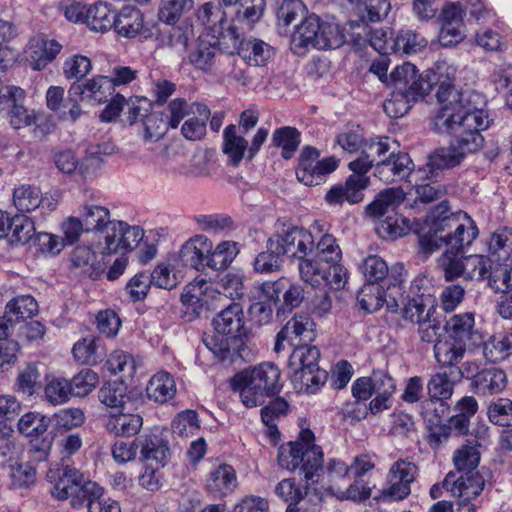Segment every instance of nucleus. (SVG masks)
Masks as SVG:
<instances>
[{
    "mask_svg": "<svg viewBox=\"0 0 512 512\" xmlns=\"http://www.w3.org/2000/svg\"><path fill=\"white\" fill-rule=\"evenodd\" d=\"M314 442V433L301 425L297 440L290 441L279 449L280 466L289 471L299 469L306 482L302 488L296 485L294 479H283L277 484L276 494L287 503H300L308 494L309 484L317 483L319 480L324 455L321 447Z\"/></svg>",
    "mask_w": 512,
    "mask_h": 512,
    "instance_id": "1",
    "label": "nucleus"
},
{
    "mask_svg": "<svg viewBox=\"0 0 512 512\" xmlns=\"http://www.w3.org/2000/svg\"><path fill=\"white\" fill-rule=\"evenodd\" d=\"M475 221L465 212L449 213L447 201H441L431 216L429 229L419 234V245L425 253H432L442 245L445 252L460 253L469 247L478 236Z\"/></svg>",
    "mask_w": 512,
    "mask_h": 512,
    "instance_id": "2",
    "label": "nucleus"
},
{
    "mask_svg": "<svg viewBox=\"0 0 512 512\" xmlns=\"http://www.w3.org/2000/svg\"><path fill=\"white\" fill-rule=\"evenodd\" d=\"M212 323L216 334L205 341L209 350L221 360L227 359L232 353L244 358L248 330L240 304H230L213 318Z\"/></svg>",
    "mask_w": 512,
    "mask_h": 512,
    "instance_id": "3",
    "label": "nucleus"
},
{
    "mask_svg": "<svg viewBox=\"0 0 512 512\" xmlns=\"http://www.w3.org/2000/svg\"><path fill=\"white\" fill-rule=\"evenodd\" d=\"M314 247V237L310 231L300 227H291L283 235H273L267 241V252L258 255V272L268 273L278 269L280 256L297 259L308 256Z\"/></svg>",
    "mask_w": 512,
    "mask_h": 512,
    "instance_id": "4",
    "label": "nucleus"
},
{
    "mask_svg": "<svg viewBox=\"0 0 512 512\" xmlns=\"http://www.w3.org/2000/svg\"><path fill=\"white\" fill-rule=\"evenodd\" d=\"M197 19L207 27L213 35L211 39L218 38L219 47L229 54L238 53L249 64L256 61V42L240 40L234 29L222 31L225 22V12L220 4L206 2L197 10Z\"/></svg>",
    "mask_w": 512,
    "mask_h": 512,
    "instance_id": "5",
    "label": "nucleus"
},
{
    "mask_svg": "<svg viewBox=\"0 0 512 512\" xmlns=\"http://www.w3.org/2000/svg\"><path fill=\"white\" fill-rule=\"evenodd\" d=\"M320 350L309 344L295 346L289 357L294 387L307 394L317 393L327 382L328 372L319 367Z\"/></svg>",
    "mask_w": 512,
    "mask_h": 512,
    "instance_id": "6",
    "label": "nucleus"
},
{
    "mask_svg": "<svg viewBox=\"0 0 512 512\" xmlns=\"http://www.w3.org/2000/svg\"><path fill=\"white\" fill-rule=\"evenodd\" d=\"M53 482L51 494L58 500L71 499L74 508L82 507L86 496L96 497L100 485L94 481H84L83 475L75 468L66 466L62 471L50 470L47 474Z\"/></svg>",
    "mask_w": 512,
    "mask_h": 512,
    "instance_id": "7",
    "label": "nucleus"
},
{
    "mask_svg": "<svg viewBox=\"0 0 512 512\" xmlns=\"http://www.w3.org/2000/svg\"><path fill=\"white\" fill-rule=\"evenodd\" d=\"M489 124L488 115L482 109H474L470 114H466L451 123V128L438 130L437 132L453 135L455 137V147L465 155L466 153H474L483 146L484 138L480 131L487 129Z\"/></svg>",
    "mask_w": 512,
    "mask_h": 512,
    "instance_id": "8",
    "label": "nucleus"
},
{
    "mask_svg": "<svg viewBox=\"0 0 512 512\" xmlns=\"http://www.w3.org/2000/svg\"><path fill=\"white\" fill-rule=\"evenodd\" d=\"M436 96L440 109L432 120L435 131L451 128V123L476 109L471 105V95L457 90L452 83L440 84Z\"/></svg>",
    "mask_w": 512,
    "mask_h": 512,
    "instance_id": "9",
    "label": "nucleus"
},
{
    "mask_svg": "<svg viewBox=\"0 0 512 512\" xmlns=\"http://www.w3.org/2000/svg\"><path fill=\"white\" fill-rule=\"evenodd\" d=\"M439 264L446 281H452L460 277L465 280L481 281L486 279L487 273L491 270L492 261L484 255L471 254L464 256L460 253L444 252L439 259Z\"/></svg>",
    "mask_w": 512,
    "mask_h": 512,
    "instance_id": "10",
    "label": "nucleus"
},
{
    "mask_svg": "<svg viewBox=\"0 0 512 512\" xmlns=\"http://www.w3.org/2000/svg\"><path fill=\"white\" fill-rule=\"evenodd\" d=\"M414 164L407 153L390 152L387 158L381 159L376 163L375 176L384 183H394L405 178L408 182H417L428 178L426 168L414 170Z\"/></svg>",
    "mask_w": 512,
    "mask_h": 512,
    "instance_id": "11",
    "label": "nucleus"
},
{
    "mask_svg": "<svg viewBox=\"0 0 512 512\" xmlns=\"http://www.w3.org/2000/svg\"><path fill=\"white\" fill-rule=\"evenodd\" d=\"M319 156V151L311 146H305L299 155L296 176L306 186L321 184L338 167L335 157L319 160Z\"/></svg>",
    "mask_w": 512,
    "mask_h": 512,
    "instance_id": "12",
    "label": "nucleus"
},
{
    "mask_svg": "<svg viewBox=\"0 0 512 512\" xmlns=\"http://www.w3.org/2000/svg\"><path fill=\"white\" fill-rule=\"evenodd\" d=\"M316 336L314 320L308 314H295L277 334L274 351L279 353L284 348V341L291 346H298L313 342Z\"/></svg>",
    "mask_w": 512,
    "mask_h": 512,
    "instance_id": "13",
    "label": "nucleus"
},
{
    "mask_svg": "<svg viewBox=\"0 0 512 512\" xmlns=\"http://www.w3.org/2000/svg\"><path fill=\"white\" fill-rule=\"evenodd\" d=\"M418 474V467L409 458L397 460L389 469L390 487L382 491L383 499L403 500L411 493V483Z\"/></svg>",
    "mask_w": 512,
    "mask_h": 512,
    "instance_id": "14",
    "label": "nucleus"
},
{
    "mask_svg": "<svg viewBox=\"0 0 512 512\" xmlns=\"http://www.w3.org/2000/svg\"><path fill=\"white\" fill-rule=\"evenodd\" d=\"M485 487V478L480 471H471L464 474L450 471L443 480V488L451 492L454 497L476 499Z\"/></svg>",
    "mask_w": 512,
    "mask_h": 512,
    "instance_id": "15",
    "label": "nucleus"
},
{
    "mask_svg": "<svg viewBox=\"0 0 512 512\" xmlns=\"http://www.w3.org/2000/svg\"><path fill=\"white\" fill-rule=\"evenodd\" d=\"M113 83L108 76L98 75L82 83H74L69 88V100L78 96L82 102L91 105L104 103L113 94Z\"/></svg>",
    "mask_w": 512,
    "mask_h": 512,
    "instance_id": "16",
    "label": "nucleus"
},
{
    "mask_svg": "<svg viewBox=\"0 0 512 512\" xmlns=\"http://www.w3.org/2000/svg\"><path fill=\"white\" fill-rule=\"evenodd\" d=\"M138 447L139 460L146 464H156L158 467L168 465L171 452L168 441L162 436L153 433H145L135 438Z\"/></svg>",
    "mask_w": 512,
    "mask_h": 512,
    "instance_id": "17",
    "label": "nucleus"
},
{
    "mask_svg": "<svg viewBox=\"0 0 512 512\" xmlns=\"http://www.w3.org/2000/svg\"><path fill=\"white\" fill-rule=\"evenodd\" d=\"M212 248L213 242L207 236L197 234L185 241L175 256L182 268L190 267L199 270L204 263L207 266Z\"/></svg>",
    "mask_w": 512,
    "mask_h": 512,
    "instance_id": "18",
    "label": "nucleus"
},
{
    "mask_svg": "<svg viewBox=\"0 0 512 512\" xmlns=\"http://www.w3.org/2000/svg\"><path fill=\"white\" fill-rule=\"evenodd\" d=\"M370 182L369 177L350 175L344 184L332 186L325 195L329 205H342L343 202L357 204L364 199V190Z\"/></svg>",
    "mask_w": 512,
    "mask_h": 512,
    "instance_id": "19",
    "label": "nucleus"
},
{
    "mask_svg": "<svg viewBox=\"0 0 512 512\" xmlns=\"http://www.w3.org/2000/svg\"><path fill=\"white\" fill-rule=\"evenodd\" d=\"M258 325L267 324L273 316V305L279 300V295L286 288L287 281L278 279L268 281L258 279Z\"/></svg>",
    "mask_w": 512,
    "mask_h": 512,
    "instance_id": "20",
    "label": "nucleus"
},
{
    "mask_svg": "<svg viewBox=\"0 0 512 512\" xmlns=\"http://www.w3.org/2000/svg\"><path fill=\"white\" fill-rule=\"evenodd\" d=\"M62 45L53 39L35 37L29 41L27 61L35 71L44 69L60 53Z\"/></svg>",
    "mask_w": 512,
    "mask_h": 512,
    "instance_id": "21",
    "label": "nucleus"
},
{
    "mask_svg": "<svg viewBox=\"0 0 512 512\" xmlns=\"http://www.w3.org/2000/svg\"><path fill=\"white\" fill-rule=\"evenodd\" d=\"M143 417L137 413H125L114 410L106 415L105 429L116 437H133L138 435L143 427Z\"/></svg>",
    "mask_w": 512,
    "mask_h": 512,
    "instance_id": "22",
    "label": "nucleus"
},
{
    "mask_svg": "<svg viewBox=\"0 0 512 512\" xmlns=\"http://www.w3.org/2000/svg\"><path fill=\"white\" fill-rule=\"evenodd\" d=\"M288 410V402L282 397L275 396L260 411L264 425L263 433L272 445H277L280 441L281 434L278 429V421L287 415Z\"/></svg>",
    "mask_w": 512,
    "mask_h": 512,
    "instance_id": "23",
    "label": "nucleus"
},
{
    "mask_svg": "<svg viewBox=\"0 0 512 512\" xmlns=\"http://www.w3.org/2000/svg\"><path fill=\"white\" fill-rule=\"evenodd\" d=\"M467 344L449 336L443 335L436 341L433 352L436 362L441 368H458L457 364L463 359Z\"/></svg>",
    "mask_w": 512,
    "mask_h": 512,
    "instance_id": "24",
    "label": "nucleus"
},
{
    "mask_svg": "<svg viewBox=\"0 0 512 512\" xmlns=\"http://www.w3.org/2000/svg\"><path fill=\"white\" fill-rule=\"evenodd\" d=\"M463 378V372L459 368L443 369L431 376L427 383L429 397L434 399H450L454 387Z\"/></svg>",
    "mask_w": 512,
    "mask_h": 512,
    "instance_id": "25",
    "label": "nucleus"
},
{
    "mask_svg": "<svg viewBox=\"0 0 512 512\" xmlns=\"http://www.w3.org/2000/svg\"><path fill=\"white\" fill-rule=\"evenodd\" d=\"M472 388L481 395H493L502 392L507 386L506 373L496 367L481 369L473 376Z\"/></svg>",
    "mask_w": 512,
    "mask_h": 512,
    "instance_id": "26",
    "label": "nucleus"
},
{
    "mask_svg": "<svg viewBox=\"0 0 512 512\" xmlns=\"http://www.w3.org/2000/svg\"><path fill=\"white\" fill-rule=\"evenodd\" d=\"M152 283L163 289H172L182 280V266L175 255L159 262L151 274H149Z\"/></svg>",
    "mask_w": 512,
    "mask_h": 512,
    "instance_id": "27",
    "label": "nucleus"
},
{
    "mask_svg": "<svg viewBox=\"0 0 512 512\" xmlns=\"http://www.w3.org/2000/svg\"><path fill=\"white\" fill-rule=\"evenodd\" d=\"M315 29H320V17L310 14L302 19L291 35L290 49L296 55H304L311 49Z\"/></svg>",
    "mask_w": 512,
    "mask_h": 512,
    "instance_id": "28",
    "label": "nucleus"
},
{
    "mask_svg": "<svg viewBox=\"0 0 512 512\" xmlns=\"http://www.w3.org/2000/svg\"><path fill=\"white\" fill-rule=\"evenodd\" d=\"M238 485L234 468L222 464L213 469L207 480V489L216 497L227 496L234 492Z\"/></svg>",
    "mask_w": 512,
    "mask_h": 512,
    "instance_id": "29",
    "label": "nucleus"
},
{
    "mask_svg": "<svg viewBox=\"0 0 512 512\" xmlns=\"http://www.w3.org/2000/svg\"><path fill=\"white\" fill-rule=\"evenodd\" d=\"M474 315L466 312L453 315L445 324L447 335L467 344L476 345L480 340L479 334L474 330Z\"/></svg>",
    "mask_w": 512,
    "mask_h": 512,
    "instance_id": "30",
    "label": "nucleus"
},
{
    "mask_svg": "<svg viewBox=\"0 0 512 512\" xmlns=\"http://www.w3.org/2000/svg\"><path fill=\"white\" fill-rule=\"evenodd\" d=\"M248 140L240 134L235 125H228L223 130L222 151L228 158V163L238 166L248 150Z\"/></svg>",
    "mask_w": 512,
    "mask_h": 512,
    "instance_id": "31",
    "label": "nucleus"
},
{
    "mask_svg": "<svg viewBox=\"0 0 512 512\" xmlns=\"http://www.w3.org/2000/svg\"><path fill=\"white\" fill-rule=\"evenodd\" d=\"M72 354L79 363L96 365L105 357L106 348L100 338L90 336L78 340L72 348Z\"/></svg>",
    "mask_w": 512,
    "mask_h": 512,
    "instance_id": "32",
    "label": "nucleus"
},
{
    "mask_svg": "<svg viewBox=\"0 0 512 512\" xmlns=\"http://www.w3.org/2000/svg\"><path fill=\"white\" fill-rule=\"evenodd\" d=\"M433 300L429 293H422L418 297H412L400 308L401 316L405 321L419 325L429 320L433 310Z\"/></svg>",
    "mask_w": 512,
    "mask_h": 512,
    "instance_id": "33",
    "label": "nucleus"
},
{
    "mask_svg": "<svg viewBox=\"0 0 512 512\" xmlns=\"http://www.w3.org/2000/svg\"><path fill=\"white\" fill-rule=\"evenodd\" d=\"M176 391L175 381L168 372H158L153 375L146 387L147 397L159 404L173 399Z\"/></svg>",
    "mask_w": 512,
    "mask_h": 512,
    "instance_id": "34",
    "label": "nucleus"
},
{
    "mask_svg": "<svg viewBox=\"0 0 512 512\" xmlns=\"http://www.w3.org/2000/svg\"><path fill=\"white\" fill-rule=\"evenodd\" d=\"M143 27V14L134 7H125L115 16L113 28L123 37L133 38L142 31Z\"/></svg>",
    "mask_w": 512,
    "mask_h": 512,
    "instance_id": "35",
    "label": "nucleus"
},
{
    "mask_svg": "<svg viewBox=\"0 0 512 512\" xmlns=\"http://www.w3.org/2000/svg\"><path fill=\"white\" fill-rule=\"evenodd\" d=\"M282 387L281 371L275 364L264 362L258 365V395L275 397Z\"/></svg>",
    "mask_w": 512,
    "mask_h": 512,
    "instance_id": "36",
    "label": "nucleus"
},
{
    "mask_svg": "<svg viewBox=\"0 0 512 512\" xmlns=\"http://www.w3.org/2000/svg\"><path fill=\"white\" fill-rule=\"evenodd\" d=\"M208 38L209 35L200 36L196 47L188 56L189 63L201 71H208L211 69L214 64L217 45H219L218 38L212 39L213 41Z\"/></svg>",
    "mask_w": 512,
    "mask_h": 512,
    "instance_id": "37",
    "label": "nucleus"
},
{
    "mask_svg": "<svg viewBox=\"0 0 512 512\" xmlns=\"http://www.w3.org/2000/svg\"><path fill=\"white\" fill-rule=\"evenodd\" d=\"M311 48L319 50L336 49L345 42V36L337 24L320 19V29H315Z\"/></svg>",
    "mask_w": 512,
    "mask_h": 512,
    "instance_id": "38",
    "label": "nucleus"
},
{
    "mask_svg": "<svg viewBox=\"0 0 512 512\" xmlns=\"http://www.w3.org/2000/svg\"><path fill=\"white\" fill-rule=\"evenodd\" d=\"M255 372V367H249L237 373L231 380L233 390L239 393L243 405L247 408L256 407Z\"/></svg>",
    "mask_w": 512,
    "mask_h": 512,
    "instance_id": "39",
    "label": "nucleus"
},
{
    "mask_svg": "<svg viewBox=\"0 0 512 512\" xmlns=\"http://www.w3.org/2000/svg\"><path fill=\"white\" fill-rule=\"evenodd\" d=\"M43 201L41 189L36 185L19 184L13 190V204L22 213H29L37 209Z\"/></svg>",
    "mask_w": 512,
    "mask_h": 512,
    "instance_id": "40",
    "label": "nucleus"
},
{
    "mask_svg": "<svg viewBox=\"0 0 512 512\" xmlns=\"http://www.w3.org/2000/svg\"><path fill=\"white\" fill-rule=\"evenodd\" d=\"M38 311L36 300L30 295H21L10 300L5 308L10 323H18L34 316Z\"/></svg>",
    "mask_w": 512,
    "mask_h": 512,
    "instance_id": "41",
    "label": "nucleus"
},
{
    "mask_svg": "<svg viewBox=\"0 0 512 512\" xmlns=\"http://www.w3.org/2000/svg\"><path fill=\"white\" fill-rule=\"evenodd\" d=\"M209 298H215V289L204 278L194 279L185 286L181 294V301L185 305L207 303Z\"/></svg>",
    "mask_w": 512,
    "mask_h": 512,
    "instance_id": "42",
    "label": "nucleus"
},
{
    "mask_svg": "<svg viewBox=\"0 0 512 512\" xmlns=\"http://www.w3.org/2000/svg\"><path fill=\"white\" fill-rule=\"evenodd\" d=\"M194 109H196L195 113L184 122L181 128L183 136L191 141L200 140L205 136L206 121L210 115L208 107L204 104H196Z\"/></svg>",
    "mask_w": 512,
    "mask_h": 512,
    "instance_id": "43",
    "label": "nucleus"
},
{
    "mask_svg": "<svg viewBox=\"0 0 512 512\" xmlns=\"http://www.w3.org/2000/svg\"><path fill=\"white\" fill-rule=\"evenodd\" d=\"M115 16L106 3L98 2L88 7L86 24L93 31L105 32L113 28Z\"/></svg>",
    "mask_w": 512,
    "mask_h": 512,
    "instance_id": "44",
    "label": "nucleus"
},
{
    "mask_svg": "<svg viewBox=\"0 0 512 512\" xmlns=\"http://www.w3.org/2000/svg\"><path fill=\"white\" fill-rule=\"evenodd\" d=\"M464 158V153L459 150L453 144L450 147H442L436 149L430 156L427 166L429 167V173H433L437 170L449 169L459 165Z\"/></svg>",
    "mask_w": 512,
    "mask_h": 512,
    "instance_id": "45",
    "label": "nucleus"
},
{
    "mask_svg": "<svg viewBox=\"0 0 512 512\" xmlns=\"http://www.w3.org/2000/svg\"><path fill=\"white\" fill-rule=\"evenodd\" d=\"M376 229L382 238L396 239L406 235L412 229V224L408 218L393 212L382 219Z\"/></svg>",
    "mask_w": 512,
    "mask_h": 512,
    "instance_id": "46",
    "label": "nucleus"
},
{
    "mask_svg": "<svg viewBox=\"0 0 512 512\" xmlns=\"http://www.w3.org/2000/svg\"><path fill=\"white\" fill-rule=\"evenodd\" d=\"M274 146L281 148V156L290 159L300 145V133L293 127H281L274 131L272 136Z\"/></svg>",
    "mask_w": 512,
    "mask_h": 512,
    "instance_id": "47",
    "label": "nucleus"
},
{
    "mask_svg": "<svg viewBox=\"0 0 512 512\" xmlns=\"http://www.w3.org/2000/svg\"><path fill=\"white\" fill-rule=\"evenodd\" d=\"M512 354V335H494L483 344V355L490 362H499Z\"/></svg>",
    "mask_w": 512,
    "mask_h": 512,
    "instance_id": "48",
    "label": "nucleus"
},
{
    "mask_svg": "<svg viewBox=\"0 0 512 512\" xmlns=\"http://www.w3.org/2000/svg\"><path fill=\"white\" fill-rule=\"evenodd\" d=\"M402 191L400 189H386L380 192L373 202L366 206V213L371 217H383L394 212V205L401 199Z\"/></svg>",
    "mask_w": 512,
    "mask_h": 512,
    "instance_id": "49",
    "label": "nucleus"
},
{
    "mask_svg": "<svg viewBox=\"0 0 512 512\" xmlns=\"http://www.w3.org/2000/svg\"><path fill=\"white\" fill-rule=\"evenodd\" d=\"M239 253L238 243L234 241H222L212 248L207 267L213 270L227 268Z\"/></svg>",
    "mask_w": 512,
    "mask_h": 512,
    "instance_id": "50",
    "label": "nucleus"
},
{
    "mask_svg": "<svg viewBox=\"0 0 512 512\" xmlns=\"http://www.w3.org/2000/svg\"><path fill=\"white\" fill-rule=\"evenodd\" d=\"M396 54H412L422 51L427 46V40L412 30H401L391 44Z\"/></svg>",
    "mask_w": 512,
    "mask_h": 512,
    "instance_id": "51",
    "label": "nucleus"
},
{
    "mask_svg": "<svg viewBox=\"0 0 512 512\" xmlns=\"http://www.w3.org/2000/svg\"><path fill=\"white\" fill-rule=\"evenodd\" d=\"M87 230L102 232L112 223L110 220V211L108 208L100 205H84L80 211Z\"/></svg>",
    "mask_w": 512,
    "mask_h": 512,
    "instance_id": "52",
    "label": "nucleus"
},
{
    "mask_svg": "<svg viewBox=\"0 0 512 512\" xmlns=\"http://www.w3.org/2000/svg\"><path fill=\"white\" fill-rule=\"evenodd\" d=\"M480 462V452L475 445H463L457 449L453 455L454 471L459 474H464L471 471H479L477 469Z\"/></svg>",
    "mask_w": 512,
    "mask_h": 512,
    "instance_id": "53",
    "label": "nucleus"
},
{
    "mask_svg": "<svg viewBox=\"0 0 512 512\" xmlns=\"http://www.w3.org/2000/svg\"><path fill=\"white\" fill-rule=\"evenodd\" d=\"M106 366L114 375L120 374L123 378H132L136 370V361L131 354L115 350L109 355Z\"/></svg>",
    "mask_w": 512,
    "mask_h": 512,
    "instance_id": "54",
    "label": "nucleus"
},
{
    "mask_svg": "<svg viewBox=\"0 0 512 512\" xmlns=\"http://www.w3.org/2000/svg\"><path fill=\"white\" fill-rule=\"evenodd\" d=\"M44 395L45 399L52 405H61L68 402L72 396L69 381L56 376L47 378Z\"/></svg>",
    "mask_w": 512,
    "mask_h": 512,
    "instance_id": "55",
    "label": "nucleus"
},
{
    "mask_svg": "<svg viewBox=\"0 0 512 512\" xmlns=\"http://www.w3.org/2000/svg\"><path fill=\"white\" fill-rule=\"evenodd\" d=\"M50 424V419L39 412H28L22 415L18 421V429L21 434L29 437L43 435Z\"/></svg>",
    "mask_w": 512,
    "mask_h": 512,
    "instance_id": "56",
    "label": "nucleus"
},
{
    "mask_svg": "<svg viewBox=\"0 0 512 512\" xmlns=\"http://www.w3.org/2000/svg\"><path fill=\"white\" fill-rule=\"evenodd\" d=\"M198 228L211 234H219L233 229L232 219L225 214H200L194 217Z\"/></svg>",
    "mask_w": 512,
    "mask_h": 512,
    "instance_id": "57",
    "label": "nucleus"
},
{
    "mask_svg": "<svg viewBox=\"0 0 512 512\" xmlns=\"http://www.w3.org/2000/svg\"><path fill=\"white\" fill-rule=\"evenodd\" d=\"M122 220H113L107 228L101 233L103 234V242L100 243L102 254H116L124 252V244H122Z\"/></svg>",
    "mask_w": 512,
    "mask_h": 512,
    "instance_id": "58",
    "label": "nucleus"
},
{
    "mask_svg": "<svg viewBox=\"0 0 512 512\" xmlns=\"http://www.w3.org/2000/svg\"><path fill=\"white\" fill-rule=\"evenodd\" d=\"M489 421L497 426L510 427L512 424V400L497 398L487 408Z\"/></svg>",
    "mask_w": 512,
    "mask_h": 512,
    "instance_id": "59",
    "label": "nucleus"
},
{
    "mask_svg": "<svg viewBox=\"0 0 512 512\" xmlns=\"http://www.w3.org/2000/svg\"><path fill=\"white\" fill-rule=\"evenodd\" d=\"M99 377L91 369H82L69 381L72 396L85 397L98 385Z\"/></svg>",
    "mask_w": 512,
    "mask_h": 512,
    "instance_id": "60",
    "label": "nucleus"
},
{
    "mask_svg": "<svg viewBox=\"0 0 512 512\" xmlns=\"http://www.w3.org/2000/svg\"><path fill=\"white\" fill-rule=\"evenodd\" d=\"M298 260L300 277L306 283L315 287L328 279L327 272L319 261L308 258L307 256Z\"/></svg>",
    "mask_w": 512,
    "mask_h": 512,
    "instance_id": "61",
    "label": "nucleus"
},
{
    "mask_svg": "<svg viewBox=\"0 0 512 512\" xmlns=\"http://www.w3.org/2000/svg\"><path fill=\"white\" fill-rule=\"evenodd\" d=\"M194 0H162L159 8V19L167 24L176 23L181 16L189 11Z\"/></svg>",
    "mask_w": 512,
    "mask_h": 512,
    "instance_id": "62",
    "label": "nucleus"
},
{
    "mask_svg": "<svg viewBox=\"0 0 512 512\" xmlns=\"http://www.w3.org/2000/svg\"><path fill=\"white\" fill-rule=\"evenodd\" d=\"M307 8L302 0H282L276 16L279 26L288 27L296 19L304 17Z\"/></svg>",
    "mask_w": 512,
    "mask_h": 512,
    "instance_id": "63",
    "label": "nucleus"
},
{
    "mask_svg": "<svg viewBox=\"0 0 512 512\" xmlns=\"http://www.w3.org/2000/svg\"><path fill=\"white\" fill-rule=\"evenodd\" d=\"M357 302L367 313L378 311L384 305L382 288L374 284L364 285L357 294Z\"/></svg>",
    "mask_w": 512,
    "mask_h": 512,
    "instance_id": "64",
    "label": "nucleus"
}]
</instances>
